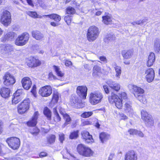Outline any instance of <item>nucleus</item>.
Wrapping results in <instances>:
<instances>
[{
  "label": "nucleus",
  "instance_id": "f257e3e1",
  "mask_svg": "<svg viewBox=\"0 0 160 160\" xmlns=\"http://www.w3.org/2000/svg\"><path fill=\"white\" fill-rule=\"evenodd\" d=\"M132 88L135 97L140 102L145 104L147 103V100L145 96L143 95L144 90L135 85H133Z\"/></svg>",
  "mask_w": 160,
  "mask_h": 160
},
{
  "label": "nucleus",
  "instance_id": "f03ea898",
  "mask_svg": "<svg viewBox=\"0 0 160 160\" xmlns=\"http://www.w3.org/2000/svg\"><path fill=\"white\" fill-rule=\"evenodd\" d=\"M99 33V29L96 26H92L88 29L87 37L89 42H93L98 37Z\"/></svg>",
  "mask_w": 160,
  "mask_h": 160
},
{
  "label": "nucleus",
  "instance_id": "7ed1b4c3",
  "mask_svg": "<svg viewBox=\"0 0 160 160\" xmlns=\"http://www.w3.org/2000/svg\"><path fill=\"white\" fill-rule=\"evenodd\" d=\"M77 150L78 153L83 156L89 157L93 154V152L89 148L82 144L78 146Z\"/></svg>",
  "mask_w": 160,
  "mask_h": 160
},
{
  "label": "nucleus",
  "instance_id": "20e7f679",
  "mask_svg": "<svg viewBox=\"0 0 160 160\" xmlns=\"http://www.w3.org/2000/svg\"><path fill=\"white\" fill-rule=\"evenodd\" d=\"M29 38V35L27 32L23 33L19 35L15 41V44L18 46H23L28 42Z\"/></svg>",
  "mask_w": 160,
  "mask_h": 160
},
{
  "label": "nucleus",
  "instance_id": "39448f33",
  "mask_svg": "<svg viewBox=\"0 0 160 160\" xmlns=\"http://www.w3.org/2000/svg\"><path fill=\"white\" fill-rule=\"evenodd\" d=\"M102 94L100 92H92L90 94V101L93 105H95L100 102L103 98Z\"/></svg>",
  "mask_w": 160,
  "mask_h": 160
},
{
  "label": "nucleus",
  "instance_id": "423d86ee",
  "mask_svg": "<svg viewBox=\"0 0 160 160\" xmlns=\"http://www.w3.org/2000/svg\"><path fill=\"white\" fill-rule=\"evenodd\" d=\"M3 54L9 58H15L18 56L13 46L9 44L5 45Z\"/></svg>",
  "mask_w": 160,
  "mask_h": 160
},
{
  "label": "nucleus",
  "instance_id": "0eeeda50",
  "mask_svg": "<svg viewBox=\"0 0 160 160\" xmlns=\"http://www.w3.org/2000/svg\"><path fill=\"white\" fill-rule=\"evenodd\" d=\"M108 99L110 103H114L116 106L118 108L121 109L122 107V100L118 96L114 93H112L111 95L108 97Z\"/></svg>",
  "mask_w": 160,
  "mask_h": 160
},
{
  "label": "nucleus",
  "instance_id": "6e6552de",
  "mask_svg": "<svg viewBox=\"0 0 160 160\" xmlns=\"http://www.w3.org/2000/svg\"><path fill=\"white\" fill-rule=\"evenodd\" d=\"M6 142L9 146L14 150L18 148L20 144V139L16 137L8 138L6 139Z\"/></svg>",
  "mask_w": 160,
  "mask_h": 160
},
{
  "label": "nucleus",
  "instance_id": "1a4fd4ad",
  "mask_svg": "<svg viewBox=\"0 0 160 160\" xmlns=\"http://www.w3.org/2000/svg\"><path fill=\"white\" fill-rule=\"evenodd\" d=\"M30 101L29 99H24L18 108V112L20 114L25 113L29 108Z\"/></svg>",
  "mask_w": 160,
  "mask_h": 160
},
{
  "label": "nucleus",
  "instance_id": "9d476101",
  "mask_svg": "<svg viewBox=\"0 0 160 160\" xmlns=\"http://www.w3.org/2000/svg\"><path fill=\"white\" fill-rule=\"evenodd\" d=\"M11 18L10 12L7 11H5L1 18L2 23L6 26H8L11 22Z\"/></svg>",
  "mask_w": 160,
  "mask_h": 160
},
{
  "label": "nucleus",
  "instance_id": "9b49d317",
  "mask_svg": "<svg viewBox=\"0 0 160 160\" xmlns=\"http://www.w3.org/2000/svg\"><path fill=\"white\" fill-rule=\"evenodd\" d=\"M4 80L3 83L6 86H9L13 84L16 80L14 77L10 73L6 72L3 78Z\"/></svg>",
  "mask_w": 160,
  "mask_h": 160
},
{
  "label": "nucleus",
  "instance_id": "f8f14e48",
  "mask_svg": "<svg viewBox=\"0 0 160 160\" xmlns=\"http://www.w3.org/2000/svg\"><path fill=\"white\" fill-rule=\"evenodd\" d=\"M52 93V89L50 86L47 85L43 87L40 89L39 93L42 97H47L49 96Z\"/></svg>",
  "mask_w": 160,
  "mask_h": 160
},
{
  "label": "nucleus",
  "instance_id": "ddd939ff",
  "mask_svg": "<svg viewBox=\"0 0 160 160\" xmlns=\"http://www.w3.org/2000/svg\"><path fill=\"white\" fill-rule=\"evenodd\" d=\"M88 88L84 86H79L77 88V93L81 98L85 99L87 96Z\"/></svg>",
  "mask_w": 160,
  "mask_h": 160
},
{
  "label": "nucleus",
  "instance_id": "4468645a",
  "mask_svg": "<svg viewBox=\"0 0 160 160\" xmlns=\"http://www.w3.org/2000/svg\"><path fill=\"white\" fill-rule=\"evenodd\" d=\"M145 74L146 78L148 82H150L153 81L155 77V72L152 68H149L146 70Z\"/></svg>",
  "mask_w": 160,
  "mask_h": 160
},
{
  "label": "nucleus",
  "instance_id": "2eb2a0df",
  "mask_svg": "<svg viewBox=\"0 0 160 160\" xmlns=\"http://www.w3.org/2000/svg\"><path fill=\"white\" fill-rule=\"evenodd\" d=\"M138 155L136 152L133 150L127 152L124 157V160H137Z\"/></svg>",
  "mask_w": 160,
  "mask_h": 160
},
{
  "label": "nucleus",
  "instance_id": "dca6fc26",
  "mask_svg": "<svg viewBox=\"0 0 160 160\" xmlns=\"http://www.w3.org/2000/svg\"><path fill=\"white\" fill-rule=\"evenodd\" d=\"M82 138L87 143H92L94 142L92 136L89 132L86 131H83L81 133Z\"/></svg>",
  "mask_w": 160,
  "mask_h": 160
},
{
  "label": "nucleus",
  "instance_id": "f3484780",
  "mask_svg": "<svg viewBox=\"0 0 160 160\" xmlns=\"http://www.w3.org/2000/svg\"><path fill=\"white\" fill-rule=\"evenodd\" d=\"M41 62L34 57L30 58L28 61L27 65L31 68H34L39 66L41 64Z\"/></svg>",
  "mask_w": 160,
  "mask_h": 160
},
{
  "label": "nucleus",
  "instance_id": "a211bd4d",
  "mask_svg": "<svg viewBox=\"0 0 160 160\" xmlns=\"http://www.w3.org/2000/svg\"><path fill=\"white\" fill-rule=\"evenodd\" d=\"M21 82L23 87L26 90L29 89L32 85L31 79L27 77L23 78Z\"/></svg>",
  "mask_w": 160,
  "mask_h": 160
},
{
  "label": "nucleus",
  "instance_id": "6ab92c4d",
  "mask_svg": "<svg viewBox=\"0 0 160 160\" xmlns=\"http://www.w3.org/2000/svg\"><path fill=\"white\" fill-rule=\"evenodd\" d=\"M106 83L112 89L117 92L118 91L120 88V85L119 83L111 80H107Z\"/></svg>",
  "mask_w": 160,
  "mask_h": 160
},
{
  "label": "nucleus",
  "instance_id": "aec40b11",
  "mask_svg": "<svg viewBox=\"0 0 160 160\" xmlns=\"http://www.w3.org/2000/svg\"><path fill=\"white\" fill-rule=\"evenodd\" d=\"M31 33L32 37L37 40L41 41L44 39V35L38 31H33Z\"/></svg>",
  "mask_w": 160,
  "mask_h": 160
},
{
  "label": "nucleus",
  "instance_id": "412c9836",
  "mask_svg": "<svg viewBox=\"0 0 160 160\" xmlns=\"http://www.w3.org/2000/svg\"><path fill=\"white\" fill-rule=\"evenodd\" d=\"M124 105V109L125 111L126 112L132 113L133 110L131 102L128 99H126Z\"/></svg>",
  "mask_w": 160,
  "mask_h": 160
},
{
  "label": "nucleus",
  "instance_id": "4be33fe9",
  "mask_svg": "<svg viewBox=\"0 0 160 160\" xmlns=\"http://www.w3.org/2000/svg\"><path fill=\"white\" fill-rule=\"evenodd\" d=\"M0 92L1 95L2 97L6 98L9 96L10 91L8 88L2 87L0 89Z\"/></svg>",
  "mask_w": 160,
  "mask_h": 160
},
{
  "label": "nucleus",
  "instance_id": "5701e85b",
  "mask_svg": "<svg viewBox=\"0 0 160 160\" xmlns=\"http://www.w3.org/2000/svg\"><path fill=\"white\" fill-rule=\"evenodd\" d=\"M61 153L63 155V158H68L69 157L68 155L70 156L69 157V159L70 160H78L76 159V158L72 155L66 149L65 150H63Z\"/></svg>",
  "mask_w": 160,
  "mask_h": 160
},
{
  "label": "nucleus",
  "instance_id": "b1692460",
  "mask_svg": "<svg viewBox=\"0 0 160 160\" xmlns=\"http://www.w3.org/2000/svg\"><path fill=\"white\" fill-rule=\"evenodd\" d=\"M15 35V33L13 32H8L4 35L2 38V40L3 42H5L7 40H11L14 38Z\"/></svg>",
  "mask_w": 160,
  "mask_h": 160
},
{
  "label": "nucleus",
  "instance_id": "393cba45",
  "mask_svg": "<svg viewBox=\"0 0 160 160\" xmlns=\"http://www.w3.org/2000/svg\"><path fill=\"white\" fill-rule=\"evenodd\" d=\"M155 56L154 53L151 52L149 55L147 62V65L148 67L152 66L155 61Z\"/></svg>",
  "mask_w": 160,
  "mask_h": 160
},
{
  "label": "nucleus",
  "instance_id": "a878e982",
  "mask_svg": "<svg viewBox=\"0 0 160 160\" xmlns=\"http://www.w3.org/2000/svg\"><path fill=\"white\" fill-rule=\"evenodd\" d=\"M110 138V135L105 132H101L99 135V138L102 142L104 143Z\"/></svg>",
  "mask_w": 160,
  "mask_h": 160
},
{
  "label": "nucleus",
  "instance_id": "bb28decb",
  "mask_svg": "<svg viewBox=\"0 0 160 160\" xmlns=\"http://www.w3.org/2000/svg\"><path fill=\"white\" fill-rule=\"evenodd\" d=\"M53 112L54 114L53 119L54 121L56 122L60 121L61 120V118L57 112V108H54L53 109Z\"/></svg>",
  "mask_w": 160,
  "mask_h": 160
},
{
  "label": "nucleus",
  "instance_id": "cd10ccee",
  "mask_svg": "<svg viewBox=\"0 0 160 160\" xmlns=\"http://www.w3.org/2000/svg\"><path fill=\"white\" fill-rule=\"evenodd\" d=\"M70 101L72 104H75L81 103V99L77 96L72 95L71 97Z\"/></svg>",
  "mask_w": 160,
  "mask_h": 160
},
{
  "label": "nucleus",
  "instance_id": "c85d7f7f",
  "mask_svg": "<svg viewBox=\"0 0 160 160\" xmlns=\"http://www.w3.org/2000/svg\"><path fill=\"white\" fill-rule=\"evenodd\" d=\"M53 68L57 75L61 78V79H59L61 81L62 80V79L63 78H62L64 77V73L60 70V69L58 67L54 65L53 66Z\"/></svg>",
  "mask_w": 160,
  "mask_h": 160
},
{
  "label": "nucleus",
  "instance_id": "c756f323",
  "mask_svg": "<svg viewBox=\"0 0 160 160\" xmlns=\"http://www.w3.org/2000/svg\"><path fill=\"white\" fill-rule=\"evenodd\" d=\"M43 113L46 117H47L48 120H51L52 112L47 107H46L44 108Z\"/></svg>",
  "mask_w": 160,
  "mask_h": 160
},
{
  "label": "nucleus",
  "instance_id": "7c9ffc66",
  "mask_svg": "<svg viewBox=\"0 0 160 160\" xmlns=\"http://www.w3.org/2000/svg\"><path fill=\"white\" fill-rule=\"evenodd\" d=\"M115 69L116 74L115 77L117 80H118L120 78L121 73V68L120 66L115 65L114 67Z\"/></svg>",
  "mask_w": 160,
  "mask_h": 160
},
{
  "label": "nucleus",
  "instance_id": "2f4dec72",
  "mask_svg": "<svg viewBox=\"0 0 160 160\" xmlns=\"http://www.w3.org/2000/svg\"><path fill=\"white\" fill-rule=\"evenodd\" d=\"M44 16L48 17L50 18L51 19H53L57 22H59L61 19L60 16L56 14H53L50 15H44Z\"/></svg>",
  "mask_w": 160,
  "mask_h": 160
},
{
  "label": "nucleus",
  "instance_id": "473e14b6",
  "mask_svg": "<svg viewBox=\"0 0 160 160\" xmlns=\"http://www.w3.org/2000/svg\"><path fill=\"white\" fill-rule=\"evenodd\" d=\"M100 68L98 66H95L93 69L92 75L94 76H98L101 73Z\"/></svg>",
  "mask_w": 160,
  "mask_h": 160
},
{
  "label": "nucleus",
  "instance_id": "72a5a7b5",
  "mask_svg": "<svg viewBox=\"0 0 160 160\" xmlns=\"http://www.w3.org/2000/svg\"><path fill=\"white\" fill-rule=\"evenodd\" d=\"M102 18V22L106 24H109L112 21L111 17L109 16H103Z\"/></svg>",
  "mask_w": 160,
  "mask_h": 160
},
{
  "label": "nucleus",
  "instance_id": "f704fd0d",
  "mask_svg": "<svg viewBox=\"0 0 160 160\" xmlns=\"http://www.w3.org/2000/svg\"><path fill=\"white\" fill-rule=\"evenodd\" d=\"M154 49L157 52H159L160 51V40H156L154 44Z\"/></svg>",
  "mask_w": 160,
  "mask_h": 160
},
{
  "label": "nucleus",
  "instance_id": "c9c22d12",
  "mask_svg": "<svg viewBox=\"0 0 160 160\" xmlns=\"http://www.w3.org/2000/svg\"><path fill=\"white\" fill-rule=\"evenodd\" d=\"M56 139V136L54 135L51 134L47 137V142L50 144L53 143Z\"/></svg>",
  "mask_w": 160,
  "mask_h": 160
},
{
  "label": "nucleus",
  "instance_id": "e433bc0d",
  "mask_svg": "<svg viewBox=\"0 0 160 160\" xmlns=\"http://www.w3.org/2000/svg\"><path fill=\"white\" fill-rule=\"evenodd\" d=\"M115 38V35L112 34H109L106 36L104 38V40L105 42H108L109 41L114 40Z\"/></svg>",
  "mask_w": 160,
  "mask_h": 160
},
{
  "label": "nucleus",
  "instance_id": "4c0bfd02",
  "mask_svg": "<svg viewBox=\"0 0 160 160\" xmlns=\"http://www.w3.org/2000/svg\"><path fill=\"white\" fill-rule=\"evenodd\" d=\"M144 121L146 124L149 126H152L154 125V121L152 116H149Z\"/></svg>",
  "mask_w": 160,
  "mask_h": 160
},
{
  "label": "nucleus",
  "instance_id": "58836bf2",
  "mask_svg": "<svg viewBox=\"0 0 160 160\" xmlns=\"http://www.w3.org/2000/svg\"><path fill=\"white\" fill-rule=\"evenodd\" d=\"M132 55V52L131 50H128L124 54H123V57L124 59H129L131 58Z\"/></svg>",
  "mask_w": 160,
  "mask_h": 160
},
{
  "label": "nucleus",
  "instance_id": "ea45409f",
  "mask_svg": "<svg viewBox=\"0 0 160 160\" xmlns=\"http://www.w3.org/2000/svg\"><path fill=\"white\" fill-rule=\"evenodd\" d=\"M142 118L144 121L148 118L149 117L151 116L150 115L148 114V113L144 110H142L141 112Z\"/></svg>",
  "mask_w": 160,
  "mask_h": 160
},
{
  "label": "nucleus",
  "instance_id": "a19ab883",
  "mask_svg": "<svg viewBox=\"0 0 160 160\" xmlns=\"http://www.w3.org/2000/svg\"><path fill=\"white\" fill-rule=\"evenodd\" d=\"M27 14L30 16L34 18H41L42 17L41 16L40 17L38 16V15L37 14L36 12H35L28 11L27 12Z\"/></svg>",
  "mask_w": 160,
  "mask_h": 160
},
{
  "label": "nucleus",
  "instance_id": "79ce46f5",
  "mask_svg": "<svg viewBox=\"0 0 160 160\" xmlns=\"http://www.w3.org/2000/svg\"><path fill=\"white\" fill-rule=\"evenodd\" d=\"M59 93L57 92H55L53 93V96L52 97V101L55 103H57L58 101L59 98Z\"/></svg>",
  "mask_w": 160,
  "mask_h": 160
},
{
  "label": "nucleus",
  "instance_id": "37998d69",
  "mask_svg": "<svg viewBox=\"0 0 160 160\" xmlns=\"http://www.w3.org/2000/svg\"><path fill=\"white\" fill-rule=\"evenodd\" d=\"M62 116L63 117V118L66 121L65 124L66 125H67L71 121V118H70L69 116L66 113L65 114Z\"/></svg>",
  "mask_w": 160,
  "mask_h": 160
},
{
  "label": "nucleus",
  "instance_id": "c03bdc74",
  "mask_svg": "<svg viewBox=\"0 0 160 160\" xmlns=\"http://www.w3.org/2000/svg\"><path fill=\"white\" fill-rule=\"evenodd\" d=\"M14 97L12 99V103L13 104H16L18 103L21 100V97L17 96V95H15L13 94Z\"/></svg>",
  "mask_w": 160,
  "mask_h": 160
},
{
  "label": "nucleus",
  "instance_id": "a18cd8bd",
  "mask_svg": "<svg viewBox=\"0 0 160 160\" xmlns=\"http://www.w3.org/2000/svg\"><path fill=\"white\" fill-rule=\"evenodd\" d=\"M72 20V17L70 15H67L65 17L64 20L68 25H70Z\"/></svg>",
  "mask_w": 160,
  "mask_h": 160
},
{
  "label": "nucleus",
  "instance_id": "49530a36",
  "mask_svg": "<svg viewBox=\"0 0 160 160\" xmlns=\"http://www.w3.org/2000/svg\"><path fill=\"white\" fill-rule=\"evenodd\" d=\"M66 12L67 14H74L75 12V11L73 8L69 7L66 9Z\"/></svg>",
  "mask_w": 160,
  "mask_h": 160
},
{
  "label": "nucleus",
  "instance_id": "de8ad7c7",
  "mask_svg": "<svg viewBox=\"0 0 160 160\" xmlns=\"http://www.w3.org/2000/svg\"><path fill=\"white\" fill-rule=\"evenodd\" d=\"M93 113L92 112H84L81 115V116L84 118L89 117L92 115Z\"/></svg>",
  "mask_w": 160,
  "mask_h": 160
},
{
  "label": "nucleus",
  "instance_id": "09e8293b",
  "mask_svg": "<svg viewBox=\"0 0 160 160\" xmlns=\"http://www.w3.org/2000/svg\"><path fill=\"white\" fill-rule=\"evenodd\" d=\"M37 122V121L36 120L32 118L31 120L27 122V125L29 126H34L36 125Z\"/></svg>",
  "mask_w": 160,
  "mask_h": 160
},
{
  "label": "nucleus",
  "instance_id": "8fccbe9b",
  "mask_svg": "<svg viewBox=\"0 0 160 160\" xmlns=\"http://www.w3.org/2000/svg\"><path fill=\"white\" fill-rule=\"evenodd\" d=\"M78 136V131H76L71 133L70 135V138L71 139L76 138Z\"/></svg>",
  "mask_w": 160,
  "mask_h": 160
},
{
  "label": "nucleus",
  "instance_id": "3c124183",
  "mask_svg": "<svg viewBox=\"0 0 160 160\" xmlns=\"http://www.w3.org/2000/svg\"><path fill=\"white\" fill-rule=\"evenodd\" d=\"M23 89H18L16 92L14 93L15 95H17V96L20 97L22 94Z\"/></svg>",
  "mask_w": 160,
  "mask_h": 160
},
{
  "label": "nucleus",
  "instance_id": "603ef678",
  "mask_svg": "<svg viewBox=\"0 0 160 160\" xmlns=\"http://www.w3.org/2000/svg\"><path fill=\"white\" fill-rule=\"evenodd\" d=\"M59 140L60 142L62 143L64 140V135L62 133H60L59 134Z\"/></svg>",
  "mask_w": 160,
  "mask_h": 160
},
{
  "label": "nucleus",
  "instance_id": "864d4df0",
  "mask_svg": "<svg viewBox=\"0 0 160 160\" xmlns=\"http://www.w3.org/2000/svg\"><path fill=\"white\" fill-rule=\"evenodd\" d=\"M137 131V130L130 129L128 130V132L130 135H136Z\"/></svg>",
  "mask_w": 160,
  "mask_h": 160
},
{
  "label": "nucleus",
  "instance_id": "5fc2aeb1",
  "mask_svg": "<svg viewBox=\"0 0 160 160\" xmlns=\"http://www.w3.org/2000/svg\"><path fill=\"white\" fill-rule=\"evenodd\" d=\"M5 45L3 44H0V52L3 54H4Z\"/></svg>",
  "mask_w": 160,
  "mask_h": 160
},
{
  "label": "nucleus",
  "instance_id": "6e6d98bb",
  "mask_svg": "<svg viewBox=\"0 0 160 160\" xmlns=\"http://www.w3.org/2000/svg\"><path fill=\"white\" fill-rule=\"evenodd\" d=\"M119 95L121 99H125L127 98L126 94L124 92H121L120 93Z\"/></svg>",
  "mask_w": 160,
  "mask_h": 160
},
{
  "label": "nucleus",
  "instance_id": "4d7b16f0",
  "mask_svg": "<svg viewBox=\"0 0 160 160\" xmlns=\"http://www.w3.org/2000/svg\"><path fill=\"white\" fill-rule=\"evenodd\" d=\"M58 109L60 113L62 116L65 114L66 113L64 109L60 106L58 107Z\"/></svg>",
  "mask_w": 160,
  "mask_h": 160
},
{
  "label": "nucleus",
  "instance_id": "13d9d810",
  "mask_svg": "<svg viewBox=\"0 0 160 160\" xmlns=\"http://www.w3.org/2000/svg\"><path fill=\"white\" fill-rule=\"evenodd\" d=\"M39 115L38 112V111L35 112L34 113L32 118L37 121Z\"/></svg>",
  "mask_w": 160,
  "mask_h": 160
},
{
  "label": "nucleus",
  "instance_id": "bf43d9fd",
  "mask_svg": "<svg viewBox=\"0 0 160 160\" xmlns=\"http://www.w3.org/2000/svg\"><path fill=\"white\" fill-rule=\"evenodd\" d=\"M136 135L138 136L141 138H143L144 137V134L140 131H138L137 130L136 132Z\"/></svg>",
  "mask_w": 160,
  "mask_h": 160
},
{
  "label": "nucleus",
  "instance_id": "052dcab7",
  "mask_svg": "<svg viewBox=\"0 0 160 160\" xmlns=\"http://www.w3.org/2000/svg\"><path fill=\"white\" fill-rule=\"evenodd\" d=\"M34 129L35 130V131H32L31 132V133L33 135H36L38 133L39 130L36 128H34Z\"/></svg>",
  "mask_w": 160,
  "mask_h": 160
},
{
  "label": "nucleus",
  "instance_id": "680f3d73",
  "mask_svg": "<svg viewBox=\"0 0 160 160\" xmlns=\"http://www.w3.org/2000/svg\"><path fill=\"white\" fill-rule=\"evenodd\" d=\"M99 58L100 60L105 63L107 62V59L105 57L103 56H102L99 57Z\"/></svg>",
  "mask_w": 160,
  "mask_h": 160
},
{
  "label": "nucleus",
  "instance_id": "e2e57ef3",
  "mask_svg": "<svg viewBox=\"0 0 160 160\" xmlns=\"http://www.w3.org/2000/svg\"><path fill=\"white\" fill-rule=\"evenodd\" d=\"M91 124V122L88 121L87 120L86 121H84L82 123V126H85V125H90Z\"/></svg>",
  "mask_w": 160,
  "mask_h": 160
},
{
  "label": "nucleus",
  "instance_id": "0e129e2a",
  "mask_svg": "<svg viewBox=\"0 0 160 160\" xmlns=\"http://www.w3.org/2000/svg\"><path fill=\"white\" fill-rule=\"evenodd\" d=\"M5 160H23V159L20 157H15L12 158H9L8 159H5Z\"/></svg>",
  "mask_w": 160,
  "mask_h": 160
},
{
  "label": "nucleus",
  "instance_id": "69168bd1",
  "mask_svg": "<svg viewBox=\"0 0 160 160\" xmlns=\"http://www.w3.org/2000/svg\"><path fill=\"white\" fill-rule=\"evenodd\" d=\"M103 88L105 92L107 94L109 92V91L108 90V86L106 85H104L103 86Z\"/></svg>",
  "mask_w": 160,
  "mask_h": 160
},
{
  "label": "nucleus",
  "instance_id": "338daca9",
  "mask_svg": "<svg viewBox=\"0 0 160 160\" xmlns=\"http://www.w3.org/2000/svg\"><path fill=\"white\" fill-rule=\"evenodd\" d=\"M120 116L122 119L125 120L128 118V117L123 113L120 114Z\"/></svg>",
  "mask_w": 160,
  "mask_h": 160
},
{
  "label": "nucleus",
  "instance_id": "774afa93",
  "mask_svg": "<svg viewBox=\"0 0 160 160\" xmlns=\"http://www.w3.org/2000/svg\"><path fill=\"white\" fill-rule=\"evenodd\" d=\"M72 62H71L67 60L65 61V65L66 66H69L70 65H72Z\"/></svg>",
  "mask_w": 160,
  "mask_h": 160
}]
</instances>
